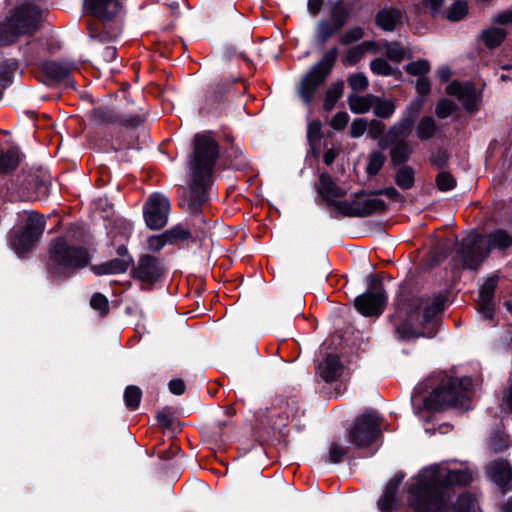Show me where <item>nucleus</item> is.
I'll return each mask as SVG.
<instances>
[{"mask_svg": "<svg viewBox=\"0 0 512 512\" xmlns=\"http://www.w3.org/2000/svg\"><path fill=\"white\" fill-rule=\"evenodd\" d=\"M489 479L497 484L505 493L510 489L512 470L509 463L503 459L492 461L486 466Z\"/></svg>", "mask_w": 512, "mask_h": 512, "instance_id": "dca6fc26", "label": "nucleus"}, {"mask_svg": "<svg viewBox=\"0 0 512 512\" xmlns=\"http://www.w3.org/2000/svg\"><path fill=\"white\" fill-rule=\"evenodd\" d=\"M101 58L106 62H111L116 59L117 50L114 46H106L100 53Z\"/></svg>", "mask_w": 512, "mask_h": 512, "instance_id": "e2e57ef3", "label": "nucleus"}, {"mask_svg": "<svg viewBox=\"0 0 512 512\" xmlns=\"http://www.w3.org/2000/svg\"><path fill=\"white\" fill-rule=\"evenodd\" d=\"M381 434V420L375 410L358 416L349 431V440L355 447H366Z\"/></svg>", "mask_w": 512, "mask_h": 512, "instance_id": "6e6552de", "label": "nucleus"}, {"mask_svg": "<svg viewBox=\"0 0 512 512\" xmlns=\"http://www.w3.org/2000/svg\"><path fill=\"white\" fill-rule=\"evenodd\" d=\"M385 55L393 61L400 62L405 57V49L397 42H387L383 46Z\"/></svg>", "mask_w": 512, "mask_h": 512, "instance_id": "58836bf2", "label": "nucleus"}, {"mask_svg": "<svg viewBox=\"0 0 512 512\" xmlns=\"http://www.w3.org/2000/svg\"><path fill=\"white\" fill-rule=\"evenodd\" d=\"M219 145L208 134H197L193 141V153L187 162L188 189L179 198V205L190 214H199L208 200L207 191L212 183Z\"/></svg>", "mask_w": 512, "mask_h": 512, "instance_id": "f03ea898", "label": "nucleus"}, {"mask_svg": "<svg viewBox=\"0 0 512 512\" xmlns=\"http://www.w3.org/2000/svg\"><path fill=\"white\" fill-rule=\"evenodd\" d=\"M433 382V378H430L414 388L411 395V404L416 415H420L422 412H433L445 407L469 408L472 388L470 377L457 378L444 373L430 395H424Z\"/></svg>", "mask_w": 512, "mask_h": 512, "instance_id": "7ed1b4c3", "label": "nucleus"}, {"mask_svg": "<svg viewBox=\"0 0 512 512\" xmlns=\"http://www.w3.org/2000/svg\"><path fill=\"white\" fill-rule=\"evenodd\" d=\"M120 9V0H83L85 13L105 20L114 17Z\"/></svg>", "mask_w": 512, "mask_h": 512, "instance_id": "2eb2a0df", "label": "nucleus"}, {"mask_svg": "<svg viewBox=\"0 0 512 512\" xmlns=\"http://www.w3.org/2000/svg\"><path fill=\"white\" fill-rule=\"evenodd\" d=\"M477 503L469 494H462L458 497L453 506V512H476Z\"/></svg>", "mask_w": 512, "mask_h": 512, "instance_id": "72a5a7b5", "label": "nucleus"}, {"mask_svg": "<svg viewBox=\"0 0 512 512\" xmlns=\"http://www.w3.org/2000/svg\"><path fill=\"white\" fill-rule=\"evenodd\" d=\"M497 286V279L491 277L485 281L478 295V310L485 319H492L494 313L493 297Z\"/></svg>", "mask_w": 512, "mask_h": 512, "instance_id": "a211bd4d", "label": "nucleus"}, {"mask_svg": "<svg viewBox=\"0 0 512 512\" xmlns=\"http://www.w3.org/2000/svg\"><path fill=\"white\" fill-rule=\"evenodd\" d=\"M512 245V236L503 229H496L483 237L470 232L454 248V259L464 268L476 269L492 249L506 250Z\"/></svg>", "mask_w": 512, "mask_h": 512, "instance_id": "39448f33", "label": "nucleus"}, {"mask_svg": "<svg viewBox=\"0 0 512 512\" xmlns=\"http://www.w3.org/2000/svg\"><path fill=\"white\" fill-rule=\"evenodd\" d=\"M91 307L98 311L101 316H105L109 311L108 300L101 293H95L90 300Z\"/></svg>", "mask_w": 512, "mask_h": 512, "instance_id": "c03bdc74", "label": "nucleus"}, {"mask_svg": "<svg viewBox=\"0 0 512 512\" xmlns=\"http://www.w3.org/2000/svg\"><path fill=\"white\" fill-rule=\"evenodd\" d=\"M335 157H336V155H335L334 151L328 150L323 155V161L326 165H330L335 160Z\"/></svg>", "mask_w": 512, "mask_h": 512, "instance_id": "774afa93", "label": "nucleus"}, {"mask_svg": "<svg viewBox=\"0 0 512 512\" xmlns=\"http://www.w3.org/2000/svg\"><path fill=\"white\" fill-rule=\"evenodd\" d=\"M446 92L449 95L456 96L468 112L477 111L480 97L472 83L454 81L447 86Z\"/></svg>", "mask_w": 512, "mask_h": 512, "instance_id": "4468645a", "label": "nucleus"}, {"mask_svg": "<svg viewBox=\"0 0 512 512\" xmlns=\"http://www.w3.org/2000/svg\"><path fill=\"white\" fill-rule=\"evenodd\" d=\"M373 108V112L377 117L389 118L394 114L396 106L393 100L374 96Z\"/></svg>", "mask_w": 512, "mask_h": 512, "instance_id": "7c9ffc66", "label": "nucleus"}, {"mask_svg": "<svg viewBox=\"0 0 512 512\" xmlns=\"http://www.w3.org/2000/svg\"><path fill=\"white\" fill-rule=\"evenodd\" d=\"M45 228L43 216L31 212L22 231L15 233L10 240L11 248L19 256L29 252L42 235Z\"/></svg>", "mask_w": 512, "mask_h": 512, "instance_id": "1a4fd4ad", "label": "nucleus"}, {"mask_svg": "<svg viewBox=\"0 0 512 512\" xmlns=\"http://www.w3.org/2000/svg\"><path fill=\"white\" fill-rule=\"evenodd\" d=\"M368 128L367 121L363 118L355 119L350 126V134L354 138L362 136Z\"/></svg>", "mask_w": 512, "mask_h": 512, "instance_id": "864d4df0", "label": "nucleus"}, {"mask_svg": "<svg viewBox=\"0 0 512 512\" xmlns=\"http://www.w3.org/2000/svg\"><path fill=\"white\" fill-rule=\"evenodd\" d=\"M142 392L139 387L131 385L125 389L124 401L127 408L135 410L141 401Z\"/></svg>", "mask_w": 512, "mask_h": 512, "instance_id": "f704fd0d", "label": "nucleus"}, {"mask_svg": "<svg viewBox=\"0 0 512 512\" xmlns=\"http://www.w3.org/2000/svg\"><path fill=\"white\" fill-rule=\"evenodd\" d=\"M72 67L66 63L56 61L47 62L43 65L44 73L50 78L60 81L69 77Z\"/></svg>", "mask_w": 512, "mask_h": 512, "instance_id": "393cba45", "label": "nucleus"}, {"mask_svg": "<svg viewBox=\"0 0 512 512\" xmlns=\"http://www.w3.org/2000/svg\"><path fill=\"white\" fill-rule=\"evenodd\" d=\"M423 100L417 103H411L403 113L401 119L392 125L388 132L379 140V147L387 149L392 144L406 141L410 135L414 124L415 117L419 114Z\"/></svg>", "mask_w": 512, "mask_h": 512, "instance_id": "9d476101", "label": "nucleus"}, {"mask_svg": "<svg viewBox=\"0 0 512 512\" xmlns=\"http://www.w3.org/2000/svg\"><path fill=\"white\" fill-rule=\"evenodd\" d=\"M318 192L329 205L346 195V190L336 185L331 176L326 173H322L319 177Z\"/></svg>", "mask_w": 512, "mask_h": 512, "instance_id": "aec40b11", "label": "nucleus"}, {"mask_svg": "<svg viewBox=\"0 0 512 512\" xmlns=\"http://www.w3.org/2000/svg\"><path fill=\"white\" fill-rule=\"evenodd\" d=\"M437 131L436 121L431 116L422 117L416 126V136L421 141L431 139L436 135Z\"/></svg>", "mask_w": 512, "mask_h": 512, "instance_id": "bb28decb", "label": "nucleus"}, {"mask_svg": "<svg viewBox=\"0 0 512 512\" xmlns=\"http://www.w3.org/2000/svg\"><path fill=\"white\" fill-rule=\"evenodd\" d=\"M370 69L374 74L389 76L393 74V68L383 58H376L371 61Z\"/></svg>", "mask_w": 512, "mask_h": 512, "instance_id": "79ce46f5", "label": "nucleus"}, {"mask_svg": "<svg viewBox=\"0 0 512 512\" xmlns=\"http://www.w3.org/2000/svg\"><path fill=\"white\" fill-rule=\"evenodd\" d=\"M168 387L170 392L175 395H182L185 392V384L181 379H172Z\"/></svg>", "mask_w": 512, "mask_h": 512, "instance_id": "052dcab7", "label": "nucleus"}, {"mask_svg": "<svg viewBox=\"0 0 512 512\" xmlns=\"http://www.w3.org/2000/svg\"><path fill=\"white\" fill-rule=\"evenodd\" d=\"M349 121V115L346 112H338L331 120V126L334 129H343Z\"/></svg>", "mask_w": 512, "mask_h": 512, "instance_id": "4d7b16f0", "label": "nucleus"}, {"mask_svg": "<svg viewBox=\"0 0 512 512\" xmlns=\"http://www.w3.org/2000/svg\"><path fill=\"white\" fill-rule=\"evenodd\" d=\"M437 75L439 76L441 81L447 82L450 79L451 70L448 66L443 65L438 68Z\"/></svg>", "mask_w": 512, "mask_h": 512, "instance_id": "69168bd1", "label": "nucleus"}, {"mask_svg": "<svg viewBox=\"0 0 512 512\" xmlns=\"http://www.w3.org/2000/svg\"><path fill=\"white\" fill-rule=\"evenodd\" d=\"M396 309L400 316L406 317L405 322L396 329L400 338H432L437 333L438 320L436 316L444 309V299L441 296H435L402 301L400 298Z\"/></svg>", "mask_w": 512, "mask_h": 512, "instance_id": "20e7f679", "label": "nucleus"}, {"mask_svg": "<svg viewBox=\"0 0 512 512\" xmlns=\"http://www.w3.org/2000/svg\"><path fill=\"white\" fill-rule=\"evenodd\" d=\"M414 170L408 165H401L395 175L396 184L403 190H408L414 185Z\"/></svg>", "mask_w": 512, "mask_h": 512, "instance_id": "2f4dec72", "label": "nucleus"}, {"mask_svg": "<svg viewBox=\"0 0 512 512\" xmlns=\"http://www.w3.org/2000/svg\"><path fill=\"white\" fill-rule=\"evenodd\" d=\"M437 187L441 191H449L456 185V180L448 172H440L436 178Z\"/></svg>", "mask_w": 512, "mask_h": 512, "instance_id": "09e8293b", "label": "nucleus"}, {"mask_svg": "<svg viewBox=\"0 0 512 512\" xmlns=\"http://www.w3.org/2000/svg\"><path fill=\"white\" fill-rule=\"evenodd\" d=\"M355 212L357 211L356 217H366L372 213L382 209L383 201L366 195L364 192H359L353 199Z\"/></svg>", "mask_w": 512, "mask_h": 512, "instance_id": "412c9836", "label": "nucleus"}, {"mask_svg": "<svg viewBox=\"0 0 512 512\" xmlns=\"http://www.w3.org/2000/svg\"><path fill=\"white\" fill-rule=\"evenodd\" d=\"M19 160V151L16 148H10L6 151L0 149V173L15 169Z\"/></svg>", "mask_w": 512, "mask_h": 512, "instance_id": "c85d7f7f", "label": "nucleus"}, {"mask_svg": "<svg viewBox=\"0 0 512 512\" xmlns=\"http://www.w3.org/2000/svg\"><path fill=\"white\" fill-rule=\"evenodd\" d=\"M493 22L503 25L512 23V11L507 10L495 15L493 17Z\"/></svg>", "mask_w": 512, "mask_h": 512, "instance_id": "0e129e2a", "label": "nucleus"}, {"mask_svg": "<svg viewBox=\"0 0 512 512\" xmlns=\"http://www.w3.org/2000/svg\"><path fill=\"white\" fill-rule=\"evenodd\" d=\"M307 6L311 13L316 14L322 6V0H308Z\"/></svg>", "mask_w": 512, "mask_h": 512, "instance_id": "338daca9", "label": "nucleus"}, {"mask_svg": "<svg viewBox=\"0 0 512 512\" xmlns=\"http://www.w3.org/2000/svg\"><path fill=\"white\" fill-rule=\"evenodd\" d=\"M96 121L105 124L119 123L125 126H137L141 123L139 116H131L128 118L119 117L114 109L110 107H98L94 110Z\"/></svg>", "mask_w": 512, "mask_h": 512, "instance_id": "6ab92c4d", "label": "nucleus"}, {"mask_svg": "<svg viewBox=\"0 0 512 512\" xmlns=\"http://www.w3.org/2000/svg\"><path fill=\"white\" fill-rule=\"evenodd\" d=\"M402 11L395 8L381 10L376 16L378 26L386 31H392L402 20Z\"/></svg>", "mask_w": 512, "mask_h": 512, "instance_id": "5701e85b", "label": "nucleus"}, {"mask_svg": "<svg viewBox=\"0 0 512 512\" xmlns=\"http://www.w3.org/2000/svg\"><path fill=\"white\" fill-rule=\"evenodd\" d=\"M471 481L472 473L466 467L449 469L443 463L428 466L410 484L409 502L418 512H442L447 506V488Z\"/></svg>", "mask_w": 512, "mask_h": 512, "instance_id": "f257e3e1", "label": "nucleus"}, {"mask_svg": "<svg viewBox=\"0 0 512 512\" xmlns=\"http://www.w3.org/2000/svg\"><path fill=\"white\" fill-rule=\"evenodd\" d=\"M370 288L355 299V306L359 313L365 317L379 316L384 311L387 296L380 283H375L376 278L369 276Z\"/></svg>", "mask_w": 512, "mask_h": 512, "instance_id": "9b49d317", "label": "nucleus"}, {"mask_svg": "<svg viewBox=\"0 0 512 512\" xmlns=\"http://www.w3.org/2000/svg\"><path fill=\"white\" fill-rule=\"evenodd\" d=\"M455 109V104L447 99H442L439 101L435 108V113L437 117L444 119L451 115V113Z\"/></svg>", "mask_w": 512, "mask_h": 512, "instance_id": "3c124183", "label": "nucleus"}, {"mask_svg": "<svg viewBox=\"0 0 512 512\" xmlns=\"http://www.w3.org/2000/svg\"><path fill=\"white\" fill-rule=\"evenodd\" d=\"M391 146H393L390 152L392 164L394 166L404 165L412 153L410 144L407 141H400Z\"/></svg>", "mask_w": 512, "mask_h": 512, "instance_id": "cd10ccee", "label": "nucleus"}, {"mask_svg": "<svg viewBox=\"0 0 512 512\" xmlns=\"http://www.w3.org/2000/svg\"><path fill=\"white\" fill-rule=\"evenodd\" d=\"M349 86L354 91H362L368 87V79L363 73L352 74L348 79Z\"/></svg>", "mask_w": 512, "mask_h": 512, "instance_id": "8fccbe9b", "label": "nucleus"}, {"mask_svg": "<svg viewBox=\"0 0 512 512\" xmlns=\"http://www.w3.org/2000/svg\"><path fill=\"white\" fill-rule=\"evenodd\" d=\"M168 242L165 233L160 235H153L148 239V248L152 251L161 250Z\"/></svg>", "mask_w": 512, "mask_h": 512, "instance_id": "6e6d98bb", "label": "nucleus"}, {"mask_svg": "<svg viewBox=\"0 0 512 512\" xmlns=\"http://www.w3.org/2000/svg\"><path fill=\"white\" fill-rule=\"evenodd\" d=\"M337 56V48H331L323 55L321 60L311 67L303 76L298 88V95L306 106L311 105L318 88L325 83L326 79L330 75Z\"/></svg>", "mask_w": 512, "mask_h": 512, "instance_id": "0eeeda50", "label": "nucleus"}, {"mask_svg": "<svg viewBox=\"0 0 512 512\" xmlns=\"http://www.w3.org/2000/svg\"><path fill=\"white\" fill-rule=\"evenodd\" d=\"M506 37L504 29L492 27L481 33V39L488 48H495L501 45Z\"/></svg>", "mask_w": 512, "mask_h": 512, "instance_id": "c756f323", "label": "nucleus"}, {"mask_svg": "<svg viewBox=\"0 0 512 512\" xmlns=\"http://www.w3.org/2000/svg\"><path fill=\"white\" fill-rule=\"evenodd\" d=\"M364 53L363 47L360 45L350 48L343 59L344 65L353 66L357 64L363 58Z\"/></svg>", "mask_w": 512, "mask_h": 512, "instance_id": "49530a36", "label": "nucleus"}, {"mask_svg": "<svg viewBox=\"0 0 512 512\" xmlns=\"http://www.w3.org/2000/svg\"><path fill=\"white\" fill-rule=\"evenodd\" d=\"M344 89V83L342 81H338L333 83L330 88L326 92L325 101H324V109L330 111L334 108L338 99L342 96Z\"/></svg>", "mask_w": 512, "mask_h": 512, "instance_id": "473e14b6", "label": "nucleus"}, {"mask_svg": "<svg viewBox=\"0 0 512 512\" xmlns=\"http://www.w3.org/2000/svg\"><path fill=\"white\" fill-rule=\"evenodd\" d=\"M165 236L168 242L174 243L178 240H186L189 238L190 233L187 229L182 226L173 227L165 232Z\"/></svg>", "mask_w": 512, "mask_h": 512, "instance_id": "de8ad7c7", "label": "nucleus"}, {"mask_svg": "<svg viewBox=\"0 0 512 512\" xmlns=\"http://www.w3.org/2000/svg\"><path fill=\"white\" fill-rule=\"evenodd\" d=\"M404 479V474L396 473L386 484L382 496L379 498L377 505L381 512H392L398 504L397 491L398 487Z\"/></svg>", "mask_w": 512, "mask_h": 512, "instance_id": "f3484780", "label": "nucleus"}, {"mask_svg": "<svg viewBox=\"0 0 512 512\" xmlns=\"http://www.w3.org/2000/svg\"><path fill=\"white\" fill-rule=\"evenodd\" d=\"M132 262V258H115L96 267L95 272L99 275L124 273Z\"/></svg>", "mask_w": 512, "mask_h": 512, "instance_id": "b1692460", "label": "nucleus"}, {"mask_svg": "<svg viewBox=\"0 0 512 512\" xmlns=\"http://www.w3.org/2000/svg\"><path fill=\"white\" fill-rule=\"evenodd\" d=\"M385 156L379 152L374 151L370 154L369 162L367 165V173L369 175H375L379 172L385 162Z\"/></svg>", "mask_w": 512, "mask_h": 512, "instance_id": "a19ab883", "label": "nucleus"}, {"mask_svg": "<svg viewBox=\"0 0 512 512\" xmlns=\"http://www.w3.org/2000/svg\"><path fill=\"white\" fill-rule=\"evenodd\" d=\"M468 12V5L465 1L457 0L447 10L445 16L450 21H459L465 17Z\"/></svg>", "mask_w": 512, "mask_h": 512, "instance_id": "c9c22d12", "label": "nucleus"}, {"mask_svg": "<svg viewBox=\"0 0 512 512\" xmlns=\"http://www.w3.org/2000/svg\"><path fill=\"white\" fill-rule=\"evenodd\" d=\"M430 70V63L427 60L421 59L411 62L405 66V71L414 76H421L428 73Z\"/></svg>", "mask_w": 512, "mask_h": 512, "instance_id": "ea45409f", "label": "nucleus"}, {"mask_svg": "<svg viewBox=\"0 0 512 512\" xmlns=\"http://www.w3.org/2000/svg\"><path fill=\"white\" fill-rule=\"evenodd\" d=\"M317 370L322 379L330 382L341 376L343 365L337 355L330 354L319 363Z\"/></svg>", "mask_w": 512, "mask_h": 512, "instance_id": "4be33fe9", "label": "nucleus"}, {"mask_svg": "<svg viewBox=\"0 0 512 512\" xmlns=\"http://www.w3.org/2000/svg\"><path fill=\"white\" fill-rule=\"evenodd\" d=\"M416 90L418 94L426 96L430 91V82L426 77H420L416 82Z\"/></svg>", "mask_w": 512, "mask_h": 512, "instance_id": "680f3d73", "label": "nucleus"}, {"mask_svg": "<svg viewBox=\"0 0 512 512\" xmlns=\"http://www.w3.org/2000/svg\"><path fill=\"white\" fill-rule=\"evenodd\" d=\"M170 211V202L166 196L153 193L144 206V219L146 225L152 230H159L167 224Z\"/></svg>", "mask_w": 512, "mask_h": 512, "instance_id": "f8f14e48", "label": "nucleus"}, {"mask_svg": "<svg viewBox=\"0 0 512 512\" xmlns=\"http://www.w3.org/2000/svg\"><path fill=\"white\" fill-rule=\"evenodd\" d=\"M132 273L133 277L141 282L153 284L160 279L164 273V268L157 258L151 255H144L139 258Z\"/></svg>", "mask_w": 512, "mask_h": 512, "instance_id": "ddd939ff", "label": "nucleus"}, {"mask_svg": "<svg viewBox=\"0 0 512 512\" xmlns=\"http://www.w3.org/2000/svg\"><path fill=\"white\" fill-rule=\"evenodd\" d=\"M374 95L368 94L364 96H360L357 94L349 95L348 104L350 110L356 114H363L370 110L373 107Z\"/></svg>", "mask_w": 512, "mask_h": 512, "instance_id": "a878e982", "label": "nucleus"}, {"mask_svg": "<svg viewBox=\"0 0 512 512\" xmlns=\"http://www.w3.org/2000/svg\"><path fill=\"white\" fill-rule=\"evenodd\" d=\"M348 14L344 9L336 8L333 10L329 21L339 31L347 22Z\"/></svg>", "mask_w": 512, "mask_h": 512, "instance_id": "603ef678", "label": "nucleus"}, {"mask_svg": "<svg viewBox=\"0 0 512 512\" xmlns=\"http://www.w3.org/2000/svg\"><path fill=\"white\" fill-rule=\"evenodd\" d=\"M321 123L319 121H312L308 125L307 137L310 142L316 141L320 138Z\"/></svg>", "mask_w": 512, "mask_h": 512, "instance_id": "13d9d810", "label": "nucleus"}, {"mask_svg": "<svg viewBox=\"0 0 512 512\" xmlns=\"http://www.w3.org/2000/svg\"><path fill=\"white\" fill-rule=\"evenodd\" d=\"M347 447L338 441L331 443L328 452V461L333 464H337L343 461L347 454Z\"/></svg>", "mask_w": 512, "mask_h": 512, "instance_id": "4c0bfd02", "label": "nucleus"}, {"mask_svg": "<svg viewBox=\"0 0 512 512\" xmlns=\"http://www.w3.org/2000/svg\"><path fill=\"white\" fill-rule=\"evenodd\" d=\"M331 206L341 215L347 217H356L357 211L355 213L353 200H336Z\"/></svg>", "mask_w": 512, "mask_h": 512, "instance_id": "37998d69", "label": "nucleus"}, {"mask_svg": "<svg viewBox=\"0 0 512 512\" xmlns=\"http://www.w3.org/2000/svg\"><path fill=\"white\" fill-rule=\"evenodd\" d=\"M338 30L333 26L329 20H322L319 22L316 32V39L321 44L324 45L326 41L334 35Z\"/></svg>", "mask_w": 512, "mask_h": 512, "instance_id": "e433bc0d", "label": "nucleus"}, {"mask_svg": "<svg viewBox=\"0 0 512 512\" xmlns=\"http://www.w3.org/2000/svg\"><path fill=\"white\" fill-rule=\"evenodd\" d=\"M363 35V30L360 27L351 28L341 37V43L348 45L358 41L363 37Z\"/></svg>", "mask_w": 512, "mask_h": 512, "instance_id": "5fc2aeb1", "label": "nucleus"}, {"mask_svg": "<svg viewBox=\"0 0 512 512\" xmlns=\"http://www.w3.org/2000/svg\"><path fill=\"white\" fill-rule=\"evenodd\" d=\"M89 37L91 46L94 50L98 51V44H104L111 40V37L107 33H96V28H94L93 24L89 23L88 25Z\"/></svg>", "mask_w": 512, "mask_h": 512, "instance_id": "a18cd8bd", "label": "nucleus"}, {"mask_svg": "<svg viewBox=\"0 0 512 512\" xmlns=\"http://www.w3.org/2000/svg\"><path fill=\"white\" fill-rule=\"evenodd\" d=\"M49 255L48 269L53 277H60L70 269L82 268L89 261L86 249L71 245L64 238H58L51 244Z\"/></svg>", "mask_w": 512, "mask_h": 512, "instance_id": "423d86ee", "label": "nucleus"}, {"mask_svg": "<svg viewBox=\"0 0 512 512\" xmlns=\"http://www.w3.org/2000/svg\"><path fill=\"white\" fill-rule=\"evenodd\" d=\"M385 130V125L379 120H372L369 124L368 133L373 138L376 139L383 134Z\"/></svg>", "mask_w": 512, "mask_h": 512, "instance_id": "bf43d9fd", "label": "nucleus"}]
</instances>
